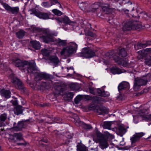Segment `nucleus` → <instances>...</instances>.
<instances>
[{
	"mask_svg": "<svg viewBox=\"0 0 151 151\" xmlns=\"http://www.w3.org/2000/svg\"><path fill=\"white\" fill-rule=\"evenodd\" d=\"M95 135L93 136V140L96 143H99V146L102 149L107 148L109 145L108 142L109 139H111L114 138V136L107 132H105L102 134L99 131H95Z\"/></svg>",
	"mask_w": 151,
	"mask_h": 151,
	"instance_id": "1",
	"label": "nucleus"
},
{
	"mask_svg": "<svg viewBox=\"0 0 151 151\" xmlns=\"http://www.w3.org/2000/svg\"><path fill=\"white\" fill-rule=\"evenodd\" d=\"M12 63L21 70H26L28 73H32L35 70V63L33 61H28L16 59H13Z\"/></svg>",
	"mask_w": 151,
	"mask_h": 151,
	"instance_id": "2",
	"label": "nucleus"
},
{
	"mask_svg": "<svg viewBox=\"0 0 151 151\" xmlns=\"http://www.w3.org/2000/svg\"><path fill=\"white\" fill-rule=\"evenodd\" d=\"M77 48L78 45L75 42H70L68 46L63 49L60 54L61 55L69 56L76 52Z\"/></svg>",
	"mask_w": 151,
	"mask_h": 151,
	"instance_id": "3",
	"label": "nucleus"
},
{
	"mask_svg": "<svg viewBox=\"0 0 151 151\" xmlns=\"http://www.w3.org/2000/svg\"><path fill=\"white\" fill-rule=\"evenodd\" d=\"M138 55L137 58L139 60L145 58V64L146 65L151 66V56L147 55L151 53V48H147L139 51L137 52Z\"/></svg>",
	"mask_w": 151,
	"mask_h": 151,
	"instance_id": "4",
	"label": "nucleus"
},
{
	"mask_svg": "<svg viewBox=\"0 0 151 151\" xmlns=\"http://www.w3.org/2000/svg\"><path fill=\"white\" fill-rule=\"evenodd\" d=\"M45 36H42L40 37V40L47 43L54 41L53 36L57 35L58 33L55 32H51L47 30L45 31Z\"/></svg>",
	"mask_w": 151,
	"mask_h": 151,
	"instance_id": "5",
	"label": "nucleus"
},
{
	"mask_svg": "<svg viewBox=\"0 0 151 151\" xmlns=\"http://www.w3.org/2000/svg\"><path fill=\"white\" fill-rule=\"evenodd\" d=\"M30 11L31 12L30 13L31 14H34L40 18L44 19H49V15L47 13L41 12L35 9H31Z\"/></svg>",
	"mask_w": 151,
	"mask_h": 151,
	"instance_id": "6",
	"label": "nucleus"
},
{
	"mask_svg": "<svg viewBox=\"0 0 151 151\" xmlns=\"http://www.w3.org/2000/svg\"><path fill=\"white\" fill-rule=\"evenodd\" d=\"M95 52L90 49L84 48L80 53V55L86 58H91L95 56Z\"/></svg>",
	"mask_w": 151,
	"mask_h": 151,
	"instance_id": "7",
	"label": "nucleus"
},
{
	"mask_svg": "<svg viewBox=\"0 0 151 151\" xmlns=\"http://www.w3.org/2000/svg\"><path fill=\"white\" fill-rule=\"evenodd\" d=\"M147 82V80L146 79L135 78L134 88V89H138L142 86L145 85Z\"/></svg>",
	"mask_w": 151,
	"mask_h": 151,
	"instance_id": "8",
	"label": "nucleus"
},
{
	"mask_svg": "<svg viewBox=\"0 0 151 151\" xmlns=\"http://www.w3.org/2000/svg\"><path fill=\"white\" fill-rule=\"evenodd\" d=\"M11 82L16 87L19 89H24V87L22 82L17 78H14L11 80Z\"/></svg>",
	"mask_w": 151,
	"mask_h": 151,
	"instance_id": "9",
	"label": "nucleus"
},
{
	"mask_svg": "<svg viewBox=\"0 0 151 151\" xmlns=\"http://www.w3.org/2000/svg\"><path fill=\"white\" fill-rule=\"evenodd\" d=\"M144 135L145 133L142 132L135 133L130 138L132 143L133 144L138 142L140 138Z\"/></svg>",
	"mask_w": 151,
	"mask_h": 151,
	"instance_id": "10",
	"label": "nucleus"
},
{
	"mask_svg": "<svg viewBox=\"0 0 151 151\" xmlns=\"http://www.w3.org/2000/svg\"><path fill=\"white\" fill-rule=\"evenodd\" d=\"M56 21L59 24L63 23L66 24H70L71 23H74L73 22L71 21L69 18L66 16H64L61 18H58L55 19Z\"/></svg>",
	"mask_w": 151,
	"mask_h": 151,
	"instance_id": "11",
	"label": "nucleus"
},
{
	"mask_svg": "<svg viewBox=\"0 0 151 151\" xmlns=\"http://www.w3.org/2000/svg\"><path fill=\"white\" fill-rule=\"evenodd\" d=\"M115 61L120 65L126 66L127 65L128 60L126 58H122L119 57H115L114 58Z\"/></svg>",
	"mask_w": 151,
	"mask_h": 151,
	"instance_id": "12",
	"label": "nucleus"
},
{
	"mask_svg": "<svg viewBox=\"0 0 151 151\" xmlns=\"http://www.w3.org/2000/svg\"><path fill=\"white\" fill-rule=\"evenodd\" d=\"M49 78V75L47 74L44 73H38L35 76V80L37 82L43 79H46Z\"/></svg>",
	"mask_w": 151,
	"mask_h": 151,
	"instance_id": "13",
	"label": "nucleus"
},
{
	"mask_svg": "<svg viewBox=\"0 0 151 151\" xmlns=\"http://www.w3.org/2000/svg\"><path fill=\"white\" fill-rule=\"evenodd\" d=\"M86 98L88 100H91L94 104L100 103L104 101V99L101 97L95 96L92 97L88 96H87Z\"/></svg>",
	"mask_w": 151,
	"mask_h": 151,
	"instance_id": "14",
	"label": "nucleus"
},
{
	"mask_svg": "<svg viewBox=\"0 0 151 151\" xmlns=\"http://www.w3.org/2000/svg\"><path fill=\"white\" fill-rule=\"evenodd\" d=\"M0 94L1 96L6 98L8 99L11 97V93L9 90L3 89L0 90Z\"/></svg>",
	"mask_w": 151,
	"mask_h": 151,
	"instance_id": "15",
	"label": "nucleus"
},
{
	"mask_svg": "<svg viewBox=\"0 0 151 151\" xmlns=\"http://www.w3.org/2000/svg\"><path fill=\"white\" fill-rule=\"evenodd\" d=\"M151 45V41H147L145 43H142L138 42L136 46H134L135 49H140L142 48H144L146 46Z\"/></svg>",
	"mask_w": 151,
	"mask_h": 151,
	"instance_id": "16",
	"label": "nucleus"
},
{
	"mask_svg": "<svg viewBox=\"0 0 151 151\" xmlns=\"http://www.w3.org/2000/svg\"><path fill=\"white\" fill-rule=\"evenodd\" d=\"M129 86V83L126 82H123L120 83L118 87L119 91L126 88H128Z\"/></svg>",
	"mask_w": 151,
	"mask_h": 151,
	"instance_id": "17",
	"label": "nucleus"
},
{
	"mask_svg": "<svg viewBox=\"0 0 151 151\" xmlns=\"http://www.w3.org/2000/svg\"><path fill=\"white\" fill-rule=\"evenodd\" d=\"M111 72L114 74H119L123 72V70L116 67H113L110 69Z\"/></svg>",
	"mask_w": 151,
	"mask_h": 151,
	"instance_id": "18",
	"label": "nucleus"
},
{
	"mask_svg": "<svg viewBox=\"0 0 151 151\" xmlns=\"http://www.w3.org/2000/svg\"><path fill=\"white\" fill-rule=\"evenodd\" d=\"M96 91L98 95L99 96L104 97H107L109 96V92H105L104 91H102L100 88H97Z\"/></svg>",
	"mask_w": 151,
	"mask_h": 151,
	"instance_id": "19",
	"label": "nucleus"
},
{
	"mask_svg": "<svg viewBox=\"0 0 151 151\" xmlns=\"http://www.w3.org/2000/svg\"><path fill=\"white\" fill-rule=\"evenodd\" d=\"M102 9L103 12L107 14L111 13L112 11V9L111 8L110 6L108 4L103 6Z\"/></svg>",
	"mask_w": 151,
	"mask_h": 151,
	"instance_id": "20",
	"label": "nucleus"
},
{
	"mask_svg": "<svg viewBox=\"0 0 151 151\" xmlns=\"http://www.w3.org/2000/svg\"><path fill=\"white\" fill-rule=\"evenodd\" d=\"M13 125L14 129L17 131H20L22 130L23 127L24 125L23 122H19L17 125L16 123L14 122Z\"/></svg>",
	"mask_w": 151,
	"mask_h": 151,
	"instance_id": "21",
	"label": "nucleus"
},
{
	"mask_svg": "<svg viewBox=\"0 0 151 151\" xmlns=\"http://www.w3.org/2000/svg\"><path fill=\"white\" fill-rule=\"evenodd\" d=\"M133 27L132 22L128 21L126 22L123 27V29L124 30H130L133 29Z\"/></svg>",
	"mask_w": 151,
	"mask_h": 151,
	"instance_id": "22",
	"label": "nucleus"
},
{
	"mask_svg": "<svg viewBox=\"0 0 151 151\" xmlns=\"http://www.w3.org/2000/svg\"><path fill=\"white\" fill-rule=\"evenodd\" d=\"M22 106H19L14 109V112L15 114L17 115L21 114L22 113Z\"/></svg>",
	"mask_w": 151,
	"mask_h": 151,
	"instance_id": "23",
	"label": "nucleus"
},
{
	"mask_svg": "<svg viewBox=\"0 0 151 151\" xmlns=\"http://www.w3.org/2000/svg\"><path fill=\"white\" fill-rule=\"evenodd\" d=\"M30 43L32 45L34 48L36 50L39 49L40 47V45L39 42L33 41L30 42Z\"/></svg>",
	"mask_w": 151,
	"mask_h": 151,
	"instance_id": "24",
	"label": "nucleus"
},
{
	"mask_svg": "<svg viewBox=\"0 0 151 151\" xmlns=\"http://www.w3.org/2000/svg\"><path fill=\"white\" fill-rule=\"evenodd\" d=\"M101 6V4L100 3H96L93 4L91 6V11L92 12H95L97 9H99V7Z\"/></svg>",
	"mask_w": 151,
	"mask_h": 151,
	"instance_id": "25",
	"label": "nucleus"
},
{
	"mask_svg": "<svg viewBox=\"0 0 151 151\" xmlns=\"http://www.w3.org/2000/svg\"><path fill=\"white\" fill-rule=\"evenodd\" d=\"M51 62L53 63V65H57L59 62L58 58L56 57H51L50 59Z\"/></svg>",
	"mask_w": 151,
	"mask_h": 151,
	"instance_id": "26",
	"label": "nucleus"
},
{
	"mask_svg": "<svg viewBox=\"0 0 151 151\" xmlns=\"http://www.w3.org/2000/svg\"><path fill=\"white\" fill-rule=\"evenodd\" d=\"M111 122L106 121L104 122V123L103 127L104 129H111Z\"/></svg>",
	"mask_w": 151,
	"mask_h": 151,
	"instance_id": "27",
	"label": "nucleus"
},
{
	"mask_svg": "<svg viewBox=\"0 0 151 151\" xmlns=\"http://www.w3.org/2000/svg\"><path fill=\"white\" fill-rule=\"evenodd\" d=\"M118 129L119 132L122 135L124 134L127 131L126 129L122 125L119 126Z\"/></svg>",
	"mask_w": 151,
	"mask_h": 151,
	"instance_id": "28",
	"label": "nucleus"
},
{
	"mask_svg": "<svg viewBox=\"0 0 151 151\" xmlns=\"http://www.w3.org/2000/svg\"><path fill=\"white\" fill-rule=\"evenodd\" d=\"M55 94L58 95H59L60 94V92L63 91V89L61 86H56L55 87Z\"/></svg>",
	"mask_w": 151,
	"mask_h": 151,
	"instance_id": "29",
	"label": "nucleus"
},
{
	"mask_svg": "<svg viewBox=\"0 0 151 151\" xmlns=\"http://www.w3.org/2000/svg\"><path fill=\"white\" fill-rule=\"evenodd\" d=\"M127 53L126 50L124 48H122L119 50V55L122 57H125L127 55Z\"/></svg>",
	"mask_w": 151,
	"mask_h": 151,
	"instance_id": "30",
	"label": "nucleus"
},
{
	"mask_svg": "<svg viewBox=\"0 0 151 151\" xmlns=\"http://www.w3.org/2000/svg\"><path fill=\"white\" fill-rule=\"evenodd\" d=\"M19 9L18 7H11L9 12L13 14H16L19 12Z\"/></svg>",
	"mask_w": 151,
	"mask_h": 151,
	"instance_id": "31",
	"label": "nucleus"
},
{
	"mask_svg": "<svg viewBox=\"0 0 151 151\" xmlns=\"http://www.w3.org/2000/svg\"><path fill=\"white\" fill-rule=\"evenodd\" d=\"M13 136L19 140H22L23 139L22 135L21 133H14L13 134Z\"/></svg>",
	"mask_w": 151,
	"mask_h": 151,
	"instance_id": "32",
	"label": "nucleus"
},
{
	"mask_svg": "<svg viewBox=\"0 0 151 151\" xmlns=\"http://www.w3.org/2000/svg\"><path fill=\"white\" fill-rule=\"evenodd\" d=\"M7 114L4 113L1 114L0 116V120L4 122L7 119Z\"/></svg>",
	"mask_w": 151,
	"mask_h": 151,
	"instance_id": "33",
	"label": "nucleus"
},
{
	"mask_svg": "<svg viewBox=\"0 0 151 151\" xmlns=\"http://www.w3.org/2000/svg\"><path fill=\"white\" fill-rule=\"evenodd\" d=\"M69 87L73 90H76L78 88L77 85L74 83H72L70 84Z\"/></svg>",
	"mask_w": 151,
	"mask_h": 151,
	"instance_id": "34",
	"label": "nucleus"
},
{
	"mask_svg": "<svg viewBox=\"0 0 151 151\" xmlns=\"http://www.w3.org/2000/svg\"><path fill=\"white\" fill-rule=\"evenodd\" d=\"M58 45L60 46H65L66 45V40L60 39L58 40L57 42Z\"/></svg>",
	"mask_w": 151,
	"mask_h": 151,
	"instance_id": "35",
	"label": "nucleus"
},
{
	"mask_svg": "<svg viewBox=\"0 0 151 151\" xmlns=\"http://www.w3.org/2000/svg\"><path fill=\"white\" fill-rule=\"evenodd\" d=\"M16 35L19 38H22L24 35V32L23 31H20L16 33Z\"/></svg>",
	"mask_w": 151,
	"mask_h": 151,
	"instance_id": "36",
	"label": "nucleus"
},
{
	"mask_svg": "<svg viewBox=\"0 0 151 151\" xmlns=\"http://www.w3.org/2000/svg\"><path fill=\"white\" fill-rule=\"evenodd\" d=\"M52 12L55 14L57 16H60L63 14L61 12L56 9H53Z\"/></svg>",
	"mask_w": 151,
	"mask_h": 151,
	"instance_id": "37",
	"label": "nucleus"
},
{
	"mask_svg": "<svg viewBox=\"0 0 151 151\" xmlns=\"http://www.w3.org/2000/svg\"><path fill=\"white\" fill-rule=\"evenodd\" d=\"M73 93L68 91L66 93L65 96L66 97L68 98V99H71L73 98Z\"/></svg>",
	"mask_w": 151,
	"mask_h": 151,
	"instance_id": "38",
	"label": "nucleus"
},
{
	"mask_svg": "<svg viewBox=\"0 0 151 151\" xmlns=\"http://www.w3.org/2000/svg\"><path fill=\"white\" fill-rule=\"evenodd\" d=\"M82 99V97L80 95L77 96L75 99V102L76 104H78Z\"/></svg>",
	"mask_w": 151,
	"mask_h": 151,
	"instance_id": "39",
	"label": "nucleus"
},
{
	"mask_svg": "<svg viewBox=\"0 0 151 151\" xmlns=\"http://www.w3.org/2000/svg\"><path fill=\"white\" fill-rule=\"evenodd\" d=\"M41 52L42 54L44 56H47L49 54V51L46 49L42 50Z\"/></svg>",
	"mask_w": 151,
	"mask_h": 151,
	"instance_id": "40",
	"label": "nucleus"
},
{
	"mask_svg": "<svg viewBox=\"0 0 151 151\" xmlns=\"http://www.w3.org/2000/svg\"><path fill=\"white\" fill-rule=\"evenodd\" d=\"M95 111L97 113H99V114L100 115L104 113V112L102 108H97L95 110Z\"/></svg>",
	"mask_w": 151,
	"mask_h": 151,
	"instance_id": "41",
	"label": "nucleus"
},
{
	"mask_svg": "<svg viewBox=\"0 0 151 151\" xmlns=\"http://www.w3.org/2000/svg\"><path fill=\"white\" fill-rule=\"evenodd\" d=\"M77 151H86V148L85 146H80L78 148Z\"/></svg>",
	"mask_w": 151,
	"mask_h": 151,
	"instance_id": "42",
	"label": "nucleus"
},
{
	"mask_svg": "<svg viewBox=\"0 0 151 151\" xmlns=\"http://www.w3.org/2000/svg\"><path fill=\"white\" fill-rule=\"evenodd\" d=\"M42 5L45 8H48L50 6V4L48 2H43L42 4Z\"/></svg>",
	"mask_w": 151,
	"mask_h": 151,
	"instance_id": "43",
	"label": "nucleus"
},
{
	"mask_svg": "<svg viewBox=\"0 0 151 151\" xmlns=\"http://www.w3.org/2000/svg\"><path fill=\"white\" fill-rule=\"evenodd\" d=\"M83 127L86 129H90L92 128L91 125L86 124H83Z\"/></svg>",
	"mask_w": 151,
	"mask_h": 151,
	"instance_id": "44",
	"label": "nucleus"
},
{
	"mask_svg": "<svg viewBox=\"0 0 151 151\" xmlns=\"http://www.w3.org/2000/svg\"><path fill=\"white\" fill-rule=\"evenodd\" d=\"M4 7L6 10L9 11V12H10V11L12 7L6 4L4 5Z\"/></svg>",
	"mask_w": 151,
	"mask_h": 151,
	"instance_id": "45",
	"label": "nucleus"
},
{
	"mask_svg": "<svg viewBox=\"0 0 151 151\" xmlns=\"http://www.w3.org/2000/svg\"><path fill=\"white\" fill-rule=\"evenodd\" d=\"M11 102L14 106H17L18 104L17 101L16 99L14 100H11Z\"/></svg>",
	"mask_w": 151,
	"mask_h": 151,
	"instance_id": "46",
	"label": "nucleus"
},
{
	"mask_svg": "<svg viewBox=\"0 0 151 151\" xmlns=\"http://www.w3.org/2000/svg\"><path fill=\"white\" fill-rule=\"evenodd\" d=\"M89 91L90 93L93 94L95 95V92L94 91V88H89Z\"/></svg>",
	"mask_w": 151,
	"mask_h": 151,
	"instance_id": "47",
	"label": "nucleus"
},
{
	"mask_svg": "<svg viewBox=\"0 0 151 151\" xmlns=\"http://www.w3.org/2000/svg\"><path fill=\"white\" fill-rule=\"evenodd\" d=\"M50 1H52L53 2L55 3V4H58L59 6V7L60 8H62V6L60 4V3L57 0H49Z\"/></svg>",
	"mask_w": 151,
	"mask_h": 151,
	"instance_id": "48",
	"label": "nucleus"
},
{
	"mask_svg": "<svg viewBox=\"0 0 151 151\" xmlns=\"http://www.w3.org/2000/svg\"><path fill=\"white\" fill-rule=\"evenodd\" d=\"M48 85L47 83L46 82H43L42 83L41 86L44 88H47V86Z\"/></svg>",
	"mask_w": 151,
	"mask_h": 151,
	"instance_id": "49",
	"label": "nucleus"
},
{
	"mask_svg": "<svg viewBox=\"0 0 151 151\" xmlns=\"http://www.w3.org/2000/svg\"><path fill=\"white\" fill-rule=\"evenodd\" d=\"M135 27L136 29H140L142 27V26L140 25H138L137 24H135Z\"/></svg>",
	"mask_w": 151,
	"mask_h": 151,
	"instance_id": "50",
	"label": "nucleus"
},
{
	"mask_svg": "<svg viewBox=\"0 0 151 151\" xmlns=\"http://www.w3.org/2000/svg\"><path fill=\"white\" fill-rule=\"evenodd\" d=\"M5 125L4 122V121H2L0 120V127H1Z\"/></svg>",
	"mask_w": 151,
	"mask_h": 151,
	"instance_id": "51",
	"label": "nucleus"
},
{
	"mask_svg": "<svg viewBox=\"0 0 151 151\" xmlns=\"http://www.w3.org/2000/svg\"><path fill=\"white\" fill-rule=\"evenodd\" d=\"M89 35L90 36L92 37H94V34L92 32H90L89 33Z\"/></svg>",
	"mask_w": 151,
	"mask_h": 151,
	"instance_id": "52",
	"label": "nucleus"
},
{
	"mask_svg": "<svg viewBox=\"0 0 151 151\" xmlns=\"http://www.w3.org/2000/svg\"><path fill=\"white\" fill-rule=\"evenodd\" d=\"M67 69H68V70H69V69H71L74 70L72 66L70 67L69 68H67Z\"/></svg>",
	"mask_w": 151,
	"mask_h": 151,
	"instance_id": "53",
	"label": "nucleus"
},
{
	"mask_svg": "<svg viewBox=\"0 0 151 151\" xmlns=\"http://www.w3.org/2000/svg\"><path fill=\"white\" fill-rule=\"evenodd\" d=\"M78 122H79V121H78V122H76L75 123H76V124L77 125V126H79V125L78 124Z\"/></svg>",
	"mask_w": 151,
	"mask_h": 151,
	"instance_id": "54",
	"label": "nucleus"
},
{
	"mask_svg": "<svg viewBox=\"0 0 151 151\" xmlns=\"http://www.w3.org/2000/svg\"><path fill=\"white\" fill-rule=\"evenodd\" d=\"M18 145H24V144L23 143H18Z\"/></svg>",
	"mask_w": 151,
	"mask_h": 151,
	"instance_id": "55",
	"label": "nucleus"
},
{
	"mask_svg": "<svg viewBox=\"0 0 151 151\" xmlns=\"http://www.w3.org/2000/svg\"><path fill=\"white\" fill-rule=\"evenodd\" d=\"M54 4H55L54 3H53L52 2H51V4L50 5V6H52L54 5Z\"/></svg>",
	"mask_w": 151,
	"mask_h": 151,
	"instance_id": "56",
	"label": "nucleus"
},
{
	"mask_svg": "<svg viewBox=\"0 0 151 151\" xmlns=\"http://www.w3.org/2000/svg\"><path fill=\"white\" fill-rule=\"evenodd\" d=\"M130 3V4H132V2H130L129 1H128L127 2V3Z\"/></svg>",
	"mask_w": 151,
	"mask_h": 151,
	"instance_id": "57",
	"label": "nucleus"
},
{
	"mask_svg": "<svg viewBox=\"0 0 151 151\" xmlns=\"http://www.w3.org/2000/svg\"><path fill=\"white\" fill-rule=\"evenodd\" d=\"M38 28L36 27H35L34 28V30H38Z\"/></svg>",
	"mask_w": 151,
	"mask_h": 151,
	"instance_id": "58",
	"label": "nucleus"
},
{
	"mask_svg": "<svg viewBox=\"0 0 151 151\" xmlns=\"http://www.w3.org/2000/svg\"><path fill=\"white\" fill-rule=\"evenodd\" d=\"M2 45V42L0 40V45Z\"/></svg>",
	"mask_w": 151,
	"mask_h": 151,
	"instance_id": "59",
	"label": "nucleus"
},
{
	"mask_svg": "<svg viewBox=\"0 0 151 151\" xmlns=\"http://www.w3.org/2000/svg\"><path fill=\"white\" fill-rule=\"evenodd\" d=\"M125 12H126L127 11L129 12V10L126 9L124 11Z\"/></svg>",
	"mask_w": 151,
	"mask_h": 151,
	"instance_id": "60",
	"label": "nucleus"
},
{
	"mask_svg": "<svg viewBox=\"0 0 151 151\" xmlns=\"http://www.w3.org/2000/svg\"><path fill=\"white\" fill-rule=\"evenodd\" d=\"M0 151H2L1 148V146H0Z\"/></svg>",
	"mask_w": 151,
	"mask_h": 151,
	"instance_id": "61",
	"label": "nucleus"
},
{
	"mask_svg": "<svg viewBox=\"0 0 151 151\" xmlns=\"http://www.w3.org/2000/svg\"><path fill=\"white\" fill-rule=\"evenodd\" d=\"M146 90H147V89H144V91L145 92H146V91H145Z\"/></svg>",
	"mask_w": 151,
	"mask_h": 151,
	"instance_id": "62",
	"label": "nucleus"
},
{
	"mask_svg": "<svg viewBox=\"0 0 151 151\" xmlns=\"http://www.w3.org/2000/svg\"><path fill=\"white\" fill-rule=\"evenodd\" d=\"M134 10V8H132V11H133V10Z\"/></svg>",
	"mask_w": 151,
	"mask_h": 151,
	"instance_id": "63",
	"label": "nucleus"
},
{
	"mask_svg": "<svg viewBox=\"0 0 151 151\" xmlns=\"http://www.w3.org/2000/svg\"><path fill=\"white\" fill-rule=\"evenodd\" d=\"M75 73V72L74 71V73Z\"/></svg>",
	"mask_w": 151,
	"mask_h": 151,
	"instance_id": "64",
	"label": "nucleus"
}]
</instances>
